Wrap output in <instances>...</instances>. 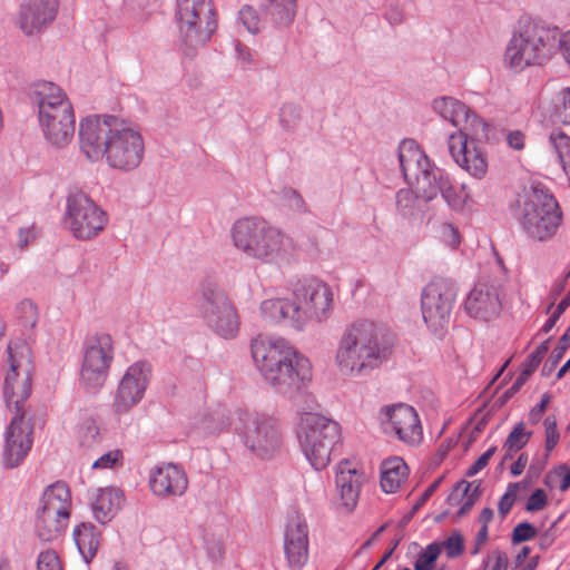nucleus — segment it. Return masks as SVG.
<instances>
[{
    "instance_id": "55",
    "label": "nucleus",
    "mask_w": 570,
    "mask_h": 570,
    "mask_svg": "<svg viewBox=\"0 0 570 570\" xmlns=\"http://www.w3.org/2000/svg\"><path fill=\"white\" fill-rule=\"evenodd\" d=\"M548 503L547 493L542 489H535L528 498L525 510L528 512H538L544 509Z\"/></svg>"
},
{
    "instance_id": "37",
    "label": "nucleus",
    "mask_w": 570,
    "mask_h": 570,
    "mask_svg": "<svg viewBox=\"0 0 570 570\" xmlns=\"http://www.w3.org/2000/svg\"><path fill=\"white\" fill-rule=\"evenodd\" d=\"M416 195L412 189H400L396 194V206L399 213L404 217H416L421 212V203L426 202L415 188Z\"/></svg>"
},
{
    "instance_id": "49",
    "label": "nucleus",
    "mask_w": 570,
    "mask_h": 570,
    "mask_svg": "<svg viewBox=\"0 0 570 570\" xmlns=\"http://www.w3.org/2000/svg\"><path fill=\"white\" fill-rule=\"evenodd\" d=\"M124 459L122 452L118 449L108 451L107 453L99 456L94 463V469H111L118 464H121Z\"/></svg>"
},
{
    "instance_id": "1",
    "label": "nucleus",
    "mask_w": 570,
    "mask_h": 570,
    "mask_svg": "<svg viewBox=\"0 0 570 570\" xmlns=\"http://www.w3.org/2000/svg\"><path fill=\"white\" fill-rule=\"evenodd\" d=\"M80 151L92 163L105 159L120 171H131L142 161L145 142L129 121L115 116H88L79 125Z\"/></svg>"
},
{
    "instance_id": "25",
    "label": "nucleus",
    "mask_w": 570,
    "mask_h": 570,
    "mask_svg": "<svg viewBox=\"0 0 570 570\" xmlns=\"http://www.w3.org/2000/svg\"><path fill=\"white\" fill-rule=\"evenodd\" d=\"M364 482L363 471L352 468L347 462L338 464L335 488L340 505L345 512L350 513L356 508Z\"/></svg>"
},
{
    "instance_id": "44",
    "label": "nucleus",
    "mask_w": 570,
    "mask_h": 570,
    "mask_svg": "<svg viewBox=\"0 0 570 570\" xmlns=\"http://www.w3.org/2000/svg\"><path fill=\"white\" fill-rule=\"evenodd\" d=\"M282 205L294 214H301L306 210L303 197L292 188L282 190Z\"/></svg>"
},
{
    "instance_id": "47",
    "label": "nucleus",
    "mask_w": 570,
    "mask_h": 570,
    "mask_svg": "<svg viewBox=\"0 0 570 570\" xmlns=\"http://www.w3.org/2000/svg\"><path fill=\"white\" fill-rule=\"evenodd\" d=\"M508 563V556L501 550H494L483 559L482 570H507Z\"/></svg>"
},
{
    "instance_id": "58",
    "label": "nucleus",
    "mask_w": 570,
    "mask_h": 570,
    "mask_svg": "<svg viewBox=\"0 0 570 570\" xmlns=\"http://www.w3.org/2000/svg\"><path fill=\"white\" fill-rule=\"evenodd\" d=\"M570 345V326L567 328L564 334L559 340V345L554 348L551 354L552 365H556L563 356L566 350Z\"/></svg>"
},
{
    "instance_id": "4",
    "label": "nucleus",
    "mask_w": 570,
    "mask_h": 570,
    "mask_svg": "<svg viewBox=\"0 0 570 570\" xmlns=\"http://www.w3.org/2000/svg\"><path fill=\"white\" fill-rule=\"evenodd\" d=\"M389 353L385 328L371 320H358L340 335L334 364L344 377H362L379 368Z\"/></svg>"
},
{
    "instance_id": "41",
    "label": "nucleus",
    "mask_w": 570,
    "mask_h": 570,
    "mask_svg": "<svg viewBox=\"0 0 570 570\" xmlns=\"http://www.w3.org/2000/svg\"><path fill=\"white\" fill-rule=\"evenodd\" d=\"M528 485H529V482L521 481V482L510 483L507 487L505 492L500 498L499 503H498L499 513L503 518L510 512L511 508L513 507L519 489L525 490L528 488Z\"/></svg>"
},
{
    "instance_id": "43",
    "label": "nucleus",
    "mask_w": 570,
    "mask_h": 570,
    "mask_svg": "<svg viewBox=\"0 0 570 570\" xmlns=\"http://www.w3.org/2000/svg\"><path fill=\"white\" fill-rule=\"evenodd\" d=\"M301 119V108L293 104L286 102L279 109V121L284 129L294 128Z\"/></svg>"
},
{
    "instance_id": "54",
    "label": "nucleus",
    "mask_w": 570,
    "mask_h": 570,
    "mask_svg": "<svg viewBox=\"0 0 570 570\" xmlns=\"http://www.w3.org/2000/svg\"><path fill=\"white\" fill-rule=\"evenodd\" d=\"M442 546L449 558H456L463 552V538L460 533H453Z\"/></svg>"
},
{
    "instance_id": "6",
    "label": "nucleus",
    "mask_w": 570,
    "mask_h": 570,
    "mask_svg": "<svg viewBox=\"0 0 570 570\" xmlns=\"http://www.w3.org/2000/svg\"><path fill=\"white\" fill-rule=\"evenodd\" d=\"M397 158L405 181L414 186L425 200L442 195L450 208L463 210L470 195L465 185L454 186L443 171L431 164L412 139H404L397 148Z\"/></svg>"
},
{
    "instance_id": "36",
    "label": "nucleus",
    "mask_w": 570,
    "mask_h": 570,
    "mask_svg": "<svg viewBox=\"0 0 570 570\" xmlns=\"http://www.w3.org/2000/svg\"><path fill=\"white\" fill-rule=\"evenodd\" d=\"M77 439L83 449H92L104 440V433L92 416H85L77 426Z\"/></svg>"
},
{
    "instance_id": "21",
    "label": "nucleus",
    "mask_w": 570,
    "mask_h": 570,
    "mask_svg": "<svg viewBox=\"0 0 570 570\" xmlns=\"http://www.w3.org/2000/svg\"><path fill=\"white\" fill-rule=\"evenodd\" d=\"M483 140H472L471 134L456 130L448 137V148L454 163L476 179H482L488 171L485 151L476 145Z\"/></svg>"
},
{
    "instance_id": "26",
    "label": "nucleus",
    "mask_w": 570,
    "mask_h": 570,
    "mask_svg": "<svg viewBox=\"0 0 570 570\" xmlns=\"http://www.w3.org/2000/svg\"><path fill=\"white\" fill-rule=\"evenodd\" d=\"M284 551L294 570L302 569L308 560V527L305 520L293 519L286 529Z\"/></svg>"
},
{
    "instance_id": "52",
    "label": "nucleus",
    "mask_w": 570,
    "mask_h": 570,
    "mask_svg": "<svg viewBox=\"0 0 570 570\" xmlns=\"http://www.w3.org/2000/svg\"><path fill=\"white\" fill-rule=\"evenodd\" d=\"M570 305V292L563 297L559 304L557 305L552 315L546 321V323L541 327V332L549 333L556 325L559 317L566 312V309Z\"/></svg>"
},
{
    "instance_id": "8",
    "label": "nucleus",
    "mask_w": 570,
    "mask_h": 570,
    "mask_svg": "<svg viewBox=\"0 0 570 570\" xmlns=\"http://www.w3.org/2000/svg\"><path fill=\"white\" fill-rule=\"evenodd\" d=\"M33 100L47 141L56 148L69 145L75 135V112L67 95L57 85L42 81L36 85Z\"/></svg>"
},
{
    "instance_id": "51",
    "label": "nucleus",
    "mask_w": 570,
    "mask_h": 570,
    "mask_svg": "<svg viewBox=\"0 0 570 570\" xmlns=\"http://www.w3.org/2000/svg\"><path fill=\"white\" fill-rule=\"evenodd\" d=\"M37 570H62L58 554L53 550H47L39 554Z\"/></svg>"
},
{
    "instance_id": "60",
    "label": "nucleus",
    "mask_w": 570,
    "mask_h": 570,
    "mask_svg": "<svg viewBox=\"0 0 570 570\" xmlns=\"http://www.w3.org/2000/svg\"><path fill=\"white\" fill-rule=\"evenodd\" d=\"M550 394L544 393L540 403L530 411L529 417L532 423H538L540 421L542 413L546 411L548 404L550 403Z\"/></svg>"
},
{
    "instance_id": "2",
    "label": "nucleus",
    "mask_w": 570,
    "mask_h": 570,
    "mask_svg": "<svg viewBox=\"0 0 570 570\" xmlns=\"http://www.w3.org/2000/svg\"><path fill=\"white\" fill-rule=\"evenodd\" d=\"M292 295L293 299H264L259 305L261 315L271 323L304 332L312 323H325L334 312V292L330 284L317 277L297 282Z\"/></svg>"
},
{
    "instance_id": "15",
    "label": "nucleus",
    "mask_w": 570,
    "mask_h": 570,
    "mask_svg": "<svg viewBox=\"0 0 570 570\" xmlns=\"http://www.w3.org/2000/svg\"><path fill=\"white\" fill-rule=\"evenodd\" d=\"M63 223L75 238L89 240L105 229L108 215L85 191L75 189L66 198Z\"/></svg>"
},
{
    "instance_id": "62",
    "label": "nucleus",
    "mask_w": 570,
    "mask_h": 570,
    "mask_svg": "<svg viewBox=\"0 0 570 570\" xmlns=\"http://www.w3.org/2000/svg\"><path fill=\"white\" fill-rule=\"evenodd\" d=\"M235 50L237 60L244 66H248L253 62V55L247 47L237 43Z\"/></svg>"
},
{
    "instance_id": "28",
    "label": "nucleus",
    "mask_w": 570,
    "mask_h": 570,
    "mask_svg": "<svg viewBox=\"0 0 570 570\" xmlns=\"http://www.w3.org/2000/svg\"><path fill=\"white\" fill-rule=\"evenodd\" d=\"M203 547L212 562H220L225 557L226 542L229 538L228 523L225 515L212 520L203 530L198 531Z\"/></svg>"
},
{
    "instance_id": "5",
    "label": "nucleus",
    "mask_w": 570,
    "mask_h": 570,
    "mask_svg": "<svg viewBox=\"0 0 570 570\" xmlns=\"http://www.w3.org/2000/svg\"><path fill=\"white\" fill-rule=\"evenodd\" d=\"M235 252L264 265L284 266L292 262L294 242L281 227L258 216L237 218L229 228Z\"/></svg>"
},
{
    "instance_id": "19",
    "label": "nucleus",
    "mask_w": 570,
    "mask_h": 570,
    "mask_svg": "<svg viewBox=\"0 0 570 570\" xmlns=\"http://www.w3.org/2000/svg\"><path fill=\"white\" fill-rule=\"evenodd\" d=\"M151 379V366L146 361H138L125 371L112 402L114 413L127 414L144 399Z\"/></svg>"
},
{
    "instance_id": "35",
    "label": "nucleus",
    "mask_w": 570,
    "mask_h": 570,
    "mask_svg": "<svg viewBox=\"0 0 570 570\" xmlns=\"http://www.w3.org/2000/svg\"><path fill=\"white\" fill-rule=\"evenodd\" d=\"M178 479V466L174 463H167L156 466L149 478V487L157 497H168L175 494L174 482Z\"/></svg>"
},
{
    "instance_id": "12",
    "label": "nucleus",
    "mask_w": 570,
    "mask_h": 570,
    "mask_svg": "<svg viewBox=\"0 0 570 570\" xmlns=\"http://www.w3.org/2000/svg\"><path fill=\"white\" fill-rule=\"evenodd\" d=\"M217 27L216 12L209 0H180V55L196 57Z\"/></svg>"
},
{
    "instance_id": "14",
    "label": "nucleus",
    "mask_w": 570,
    "mask_h": 570,
    "mask_svg": "<svg viewBox=\"0 0 570 570\" xmlns=\"http://www.w3.org/2000/svg\"><path fill=\"white\" fill-rule=\"evenodd\" d=\"M198 313L204 324L217 336L230 340L239 331V315L223 288L208 284L203 288Z\"/></svg>"
},
{
    "instance_id": "31",
    "label": "nucleus",
    "mask_w": 570,
    "mask_h": 570,
    "mask_svg": "<svg viewBox=\"0 0 570 570\" xmlns=\"http://www.w3.org/2000/svg\"><path fill=\"white\" fill-rule=\"evenodd\" d=\"M409 476V468L400 456L384 460L381 464V488L385 493H395Z\"/></svg>"
},
{
    "instance_id": "9",
    "label": "nucleus",
    "mask_w": 570,
    "mask_h": 570,
    "mask_svg": "<svg viewBox=\"0 0 570 570\" xmlns=\"http://www.w3.org/2000/svg\"><path fill=\"white\" fill-rule=\"evenodd\" d=\"M229 424L244 448L261 460L275 458L283 448L282 425L274 416L239 409Z\"/></svg>"
},
{
    "instance_id": "7",
    "label": "nucleus",
    "mask_w": 570,
    "mask_h": 570,
    "mask_svg": "<svg viewBox=\"0 0 570 570\" xmlns=\"http://www.w3.org/2000/svg\"><path fill=\"white\" fill-rule=\"evenodd\" d=\"M557 38L558 28L530 18L521 20L507 45L504 67L512 72H521L528 67L542 65L554 53Z\"/></svg>"
},
{
    "instance_id": "39",
    "label": "nucleus",
    "mask_w": 570,
    "mask_h": 570,
    "mask_svg": "<svg viewBox=\"0 0 570 570\" xmlns=\"http://www.w3.org/2000/svg\"><path fill=\"white\" fill-rule=\"evenodd\" d=\"M441 553L440 544L432 542L422 550L413 564V570H435V562Z\"/></svg>"
},
{
    "instance_id": "61",
    "label": "nucleus",
    "mask_w": 570,
    "mask_h": 570,
    "mask_svg": "<svg viewBox=\"0 0 570 570\" xmlns=\"http://www.w3.org/2000/svg\"><path fill=\"white\" fill-rule=\"evenodd\" d=\"M509 147L521 150L524 147V135L520 130L510 131L507 136Z\"/></svg>"
},
{
    "instance_id": "38",
    "label": "nucleus",
    "mask_w": 570,
    "mask_h": 570,
    "mask_svg": "<svg viewBox=\"0 0 570 570\" xmlns=\"http://www.w3.org/2000/svg\"><path fill=\"white\" fill-rule=\"evenodd\" d=\"M544 484L550 489L567 491L570 488V466L560 464L549 471L544 476Z\"/></svg>"
},
{
    "instance_id": "29",
    "label": "nucleus",
    "mask_w": 570,
    "mask_h": 570,
    "mask_svg": "<svg viewBox=\"0 0 570 570\" xmlns=\"http://www.w3.org/2000/svg\"><path fill=\"white\" fill-rule=\"evenodd\" d=\"M71 495L63 482H56L45 490L37 510L70 518Z\"/></svg>"
},
{
    "instance_id": "34",
    "label": "nucleus",
    "mask_w": 570,
    "mask_h": 570,
    "mask_svg": "<svg viewBox=\"0 0 570 570\" xmlns=\"http://www.w3.org/2000/svg\"><path fill=\"white\" fill-rule=\"evenodd\" d=\"M68 522V517L37 510L35 524L36 534L41 541L51 542L62 534Z\"/></svg>"
},
{
    "instance_id": "17",
    "label": "nucleus",
    "mask_w": 570,
    "mask_h": 570,
    "mask_svg": "<svg viewBox=\"0 0 570 570\" xmlns=\"http://www.w3.org/2000/svg\"><path fill=\"white\" fill-rule=\"evenodd\" d=\"M454 298L453 288L443 279H434L423 288L422 316L431 333L439 338L448 331Z\"/></svg>"
},
{
    "instance_id": "40",
    "label": "nucleus",
    "mask_w": 570,
    "mask_h": 570,
    "mask_svg": "<svg viewBox=\"0 0 570 570\" xmlns=\"http://www.w3.org/2000/svg\"><path fill=\"white\" fill-rule=\"evenodd\" d=\"M553 114L560 122L570 125V87L562 88L557 94Z\"/></svg>"
},
{
    "instance_id": "48",
    "label": "nucleus",
    "mask_w": 570,
    "mask_h": 570,
    "mask_svg": "<svg viewBox=\"0 0 570 570\" xmlns=\"http://www.w3.org/2000/svg\"><path fill=\"white\" fill-rule=\"evenodd\" d=\"M548 350L549 341H544L539 346H537V348L528 356L527 361L522 365L525 374H532L537 370Z\"/></svg>"
},
{
    "instance_id": "59",
    "label": "nucleus",
    "mask_w": 570,
    "mask_h": 570,
    "mask_svg": "<svg viewBox=\"0 0 570 570\" xmlns=\"http://www.w3.org/2000/svg\"><path fill=\"white\" fill-rule=\"evenodd\" d=\"M557 42L558 49L560 50L567 63L570 66V29L562 33L558 30Z\"/></svg>"
},
{
    "instance_id": "22",
    "label": "nucleus",
    "mask_w": 570,
    "mask_h": 570,
    "mask_svg": "<svg viewBox=\"0 0 570 570\" xmlns=\"http://www.w3.org/2000/svg\"><path fill=\"white\" fill-rule=\"evenodd\" d=\"M13 417L4 434L3 464L7 468L18 466L32 446L33 428L26 422V412H12Z\"/></svg>"
},
{
    "instance_id": "45",
    "label": "nucleus",
    "mask_w": 570,
    "mask_h": 570,
    "mask_svg": "<svg viewBox=\"0 0 570 570\" xmlns=\"http://www.w3.org/2000/svg\"><path fill=\"white\" fill-rule=\"evenodd\" d=\"M544 434H546V451L550 453L558 444L560 440V433L557 428V420L553 415H548L544 421Z\"/></svg>"
},
{
    "instance_id": "50",
    "label": "nucleus",
    "mask_w": 570,
    "mask_h": 570,
    "mask_svg": "<svg viewBox=\"0 0 570 570\" xmlns=\"http://www.w3.org/2000/svg\"><path fill=\"white\" fill-rule=\"evenodd\" d=\"M18 311L21 313L23 325L30 328L35 327L38 320L36 305L31 301L24 299L19 303Z\"/></svg>"
},
{
    "instance_id": "24",
    "label": "nucleus",
    "mask_w": 570,
    "mask_h": 570,
    "mask_svg": "<svg viewBox=\"0 0 570 570\" xmlns=\"http://www.w3.org/2000/svg\"><path fill=\"white\" fill-rule=\"evenodd\" d=\"M59 9V0H26L20 7L19 27L28 36L50 24Z\"/></svg>"
},
{
    "instance_id": "32",
    "label": "nucleus",
    "mask_w": 570,
    "mask_h": 570,
    "mask_svg": "<svg viewBox=\"0 0 570 570\" xmlns=\"http://www.w3.org/2000/svg\"><path fill=\"white\" fill-rule=\"evenodd\" d=\"M72 537L85 562L90 563L100 547V531L91 522H81L75 527Z\"/></svg>"
},
{
    "instance_id": "11",
    "label": "nucleus",
    "mask_w": 570,
    "mask_h": 570,
    "mask_svg": "<svg viewBox=\"0 0 570 570\" xmlns=\"http://www.w3.org/2000/svg\"><path fill=\"white\" fill-rule=\"evenodd\" d=\"M517 218L530 239L547 242L560 227L562 213L551 194L539 187H532L519 206Z\"/></svg>"
},
{
    "instance_id": "20",
    "label": "nucleus",
    "mask_w": 570,
    "mask_h": 570,
    "mask_svg": "<svg viewBox=\"0 0 570 570\" xmlns=\"http://www.w3.org/2000/svg\"><path fill=\"white\" fill-rule=\"evenodd\" d=\"M432 109L458 130L471 134L472 140H488L490 126L464 102L453 97H439L432 102Z\"/></svg>"
},
{
    "instance_id": "63",
    "label": "nucleus",
    "mask_w": 570,
    "mask_h": 570,
    "mask_svg": "<svg viewBox=\"0 0 570 570\" xmlns=\"http://www.w3.org/2000/svg\"><path fill=\"white\" fill-rule=\"evenodd\" d=\"M36 238L33 227H24L19 229V246L21 248L28 246Z\"/></svg>"
},
{
    "instance_id": "3",
    "label": "nucleus",
    "mask_w": 570,
    "mask_h": 570,
    "mask_svg": "<svg viewBox=\"0 0 570 570\" xmlns=\"http://www.w3.org/2000/svg\"><path fill=\"white\" fill-rule=\"evenodd\" d=\"M250 351L259 374L277 393L293 395L312 381L309 360L282 336H258Z\"/></svg>"
},
{
    "instance_id": "33",
    "label": "nucleus",
    "mask_w": 570,
    "mask_h": 570,
    "mask_svg": "<svg viewBox=\"0 0 570 570\" xmlns=\"http://www.w3.org/2000/svg\"><path fill=\"white\" fill-rule=\"evenodd\" d=\"M297 0H265L263 13L277 28L291 26L296 17Z\"/></svg>"
},
{
    "instance_id": "30",
    "label": "nucleus",
    "mask_w": 570,
    "mask_h": 570,
    "mask_svg": "<svg viewBox=\"0 0 570 570\" xmlns=\"http://www.w3.org/2000/svg\"><path fill=\"white\" fill-rule=\"evenodd\" d=\"M481 494V484L479 481L468 482L462 480L458 482L448 497V504L456 508L455 515L462 518L476 503Z\"/></svg>"
},
{
    "instance_id": "57",
    "label": "nucleus",
    "mask_w": 570,
    "mask_h": 570,
    "mask_svg": "<svg viewBox=\"0 0 570 570\" xmlns=\"http://www.w3.org/2000/svg\"><path fill=\"white\" fill-rule=\"evenodd\" d=\"M494 452L495 448L488 449L482 455L478 458V460L471 466H469V469L466 470V475L473 476L478 474L481 470H483L488 465Z\"/></svg>"
},
{
    "instance_id": "56",
    "label": "nucleus",
    "mask_w": 570,
    "mask_h": 570,
    "mask_svg": "<svg viewBox=\"0 0 570 570\" xmlns=\"http://www.w3.org/2000/svg\"><path fill=\"white\" fill-rule=\"evenodd\" d=\"M442 240L452 249L460 245V235L458 229L451 224H444L441 230Z\"/></svg>"
},
{
    "instance_id": "27",
    "label": "nucleus",
    "mask_w": 570,
    "mask_h": 570,
    "mask_svg": "<svg viewBox=\"0 0 570 570\" xmlns=\"http://www.w3.org/2000/svg\"><path fill=\"white\" fill-rule=\"evenodd\" d=\"M94 518L100 524L110 522L124 503L122 492L115 487L97 488L89 493Z\"/></svg>"
},
{
    "instance_id": "10",
    "label": "nucleus",
    "mask_w": 570,
    "mask_h": 570,
    "mask_svg": "<svg viewBox=\"0 0 570 570\" xmlns=\"http://www.w3.org/2000/svg\"><path fill=\"white\" fill-rule=\"evenodd\" d=\"M296 435L304 458L316 471L324 470L331 463L332 453L342 440L340 424L314 412L301 415Z\"/></svg>"
},
{
    "instance_id": "42",
    "label": "nucleus",
    "mask_w": 570,
    "mask_h": 570,
    "mask_svg": "<svg viewBox=\"0 0 570 570\" xmlns=\"http://www.w3.org/2000/svg\"><path fill=\"white\" fill-rule=\"evenodd\" d=\"M531 432L525 431L524 424L519 423L508 435L504 448L509 453L521 450L530 440Z\"/></svg>"
},
{
    "instance_id": "53",
    "label": "nucleus",
    "mask_w": 570,
    "mask_h": 570,
    "mask_svg": "<svg viewBox=\"0 0 570 570\" xmlns=\"http://www.w3.org/2000/svg\"><path fill=\"white\" fill-rule=\"evenodd\" d=\"M537 535V529L529 522L519 523L512 532V542L520 543L533 539Z\"/></svg>"
},
{
    "instance_id": "23",
    "label": "nucleus",
    "mask_w": 570,
    "mask_h": 570,
    "mask_svg": "<svg viewBox=\"0 0 570 570\" xmlns=\"http://www.w3.org/2000/svg\"><path fill=\"white\" fill-rule=\"evenodd\" d=\"M502 289L499 284L479 283L469 293L464 308L466 313L481 321L497 318L502 311Z\"/></svg>"
},
{
    "instance_id": "16",
    "label": "nucleus",
    "mask_w": 570,
    "mask_h": 570,
    "mask_svg": "<svg viewBox=\"0 0 570 570\" xmlns=\"http://www.w3.org/2000/svg\"><path fill=\"white\" fill-rule=\"evenodd\" d=\"M114 352L110 334L97 333L85 341L80 383L87 391L96 392L105 384L114 361Z\"/></svg>"
},
{
    "instance_id": "13",
    "label": "nucleus",
    "mask_w": 570,
    "mask_h": 570,
    "mask_svg": "<svg viewBox=\"0 0 570 570\" xmlns=\"http://www.w3.org/2000/svg\"><path fill=\"white\" fill-rule=\"evenodd\" d=\"M8 362L9 370L3 387L7 407L11 412H24V402L31 394V376L35 370L29 345L23 341L9 343Z\"/></svg>"
},
{
    "instance_id": "18",
    "label": "nucleus",
    "mask_w": 570,
    "mask_h": 570,
    "mask_svg": "<svg viewBox=\"0 0 570 570\" xmlns=\"http://www.w3.org/2000/svg\"><path fill=\"white\" fill-rule=\"evenodd\" d=\"M383 431L394 435L407 445H419L423 440V429L417 412L407 404L386 405L380 410Z\"/></svg>"
},
{
    "instance_id": "46",
    "label": "nucleus",
    "mask_w": 570,
    "mask_h": 570,
    "mask_svg": "<svg viewBox=\"0 0 570 570\" xmlns=\"http://www.w3.org/2000/svg\"><path fill=\"white\" fill-rule=\"evenodd\" d=\"M239 21L250 33H256L261 29V20L256 10L252 7H243L239 10Z\"/></svg>"
},
{
    "instance_id": "64",
    "label": "nucleus",
    "mask_w": 570,
    "mask_h": 570,
    "mask_svg": "<svg viewBox=\"0 0 570 570\" xmlns=\"http://www.w3.org/2000/svg\"><path fill=\"white\" fill-rule=\"evenodd\" d=\"M528 463V456L525 454H521L515 462H513L510 466V472L513 476L520 475L525 465Z\"/></svg>"
}]
</instances>
